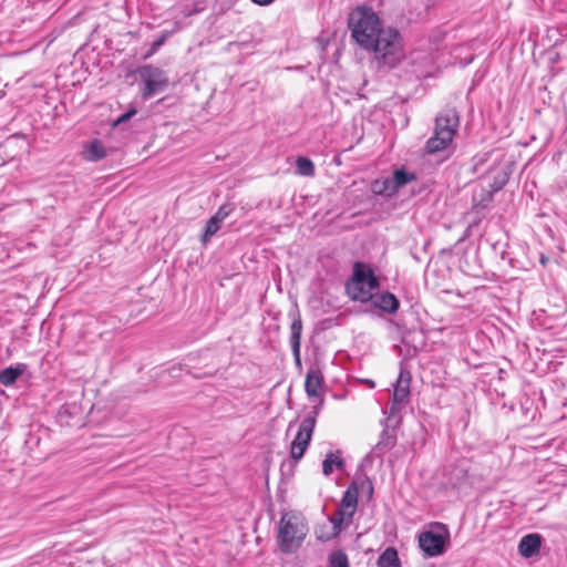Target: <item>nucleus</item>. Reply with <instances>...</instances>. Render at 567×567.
Masks as SVG:
<instances>
[{
    "mask_svg": "<svg viewBox=\"0 0 567 567\" xmlns=\"http://www.w3.org/2000/svg\"><path fill=\"white\" fill-rule=\"evenodd\" d=\"M367 50L374 53V59L379 66L395 68L405 58L403 40L400 32L391 27L379 31L377 37Z\"/></svg>",
    "mask_w": 567,
    "mask_h": 567,
    "instance_id": "1",
    "label": "nucleus"
},
{
    "mask_svg": "<svg viewBox=\"0 0 567 567\" xmlns=\"http://www.w3.org/2000/svg\"><path fill=\"white\" fill-rule=\"evenodd\" d=\"M349 28L353 39L359 45L368 49L372 45L374 39L379 37L380 19L371 9L357 8L349 17Z\"/></svg>",
    "mask_w": 567,
    "mask_h": 567,
    "instance_id": "2",
    "label": "nucleus"
},
{
    "mask_svg": "<svg viewBox=\"0 0 567 567\" xmlns=\"http://www.w3.org/2000/svg\"><path fill=\"white\" fill-rule=\"evenodd\" d=\"M460 124L458 113L455 109L442 110L435 118L434 134L426 142V152L439 153L452 143Z\"/></svg>",
    "mask_w": 567,
    "mask_h": 567,
    "instance_id": "3",
    "label": "nucleus"
},
{
    "mask_svg": "<svg viewBox=\"0 0 567 567\" xmlns=\"http://www.w3.org/2000/svg\"><path fill=\"white\" fill-rule=\"evenodd\" d=\"M308 530V525L301 516L291 513L284 514L278 529L280 550L287 554L297 551L302 545Z\"/></svg>",
    "mask_w": 567,
    "mask_h": 567,
    "instance_id": "4",
    "label": "nucleus"
},
{
    "mask_svg": "<svg viewBox=\"0 0 567 567\" xmlns=\"http://www.w3.org/2000/svg\"><path fill=\"white\" fill-rule=\"evenodd\" d=\"M378 287L379 282L373 271L357 262L354 265L352 282L348 286L351 298L361 302L369 301Z\"/></svg>",
    "mask_w": 567,
    "mask_h": 567,
    "instance_id": "5",
    "label": "nucleus"
},
{
    "mask_svg": "<svg viewBox=\"0 0 567 567\" xmlns=\"http://www.w3.org/2000/svg\"><path fill=\"white\" fill-rule=\"evenodd\" d=\"M318 414L319 409L313 408V410L303 417L299 425L298 432L290 445V455L295 462H298L303 457L311 442Z\"/></svg>",
    "mask_w": 567,
    "mask_h": 567,
    "instance_id": "6",
    "label": "nucleus"
},
{
    "mask_svg": "<svg viewBox=\"0 0 567 567\" xmlns=\"http://www.w3.org/2000/svg\"><path fill=\"white\" fill-rule=\"evenodd\" d=\"M450 534L445 525L436 524L434 529L426 530L419 536V546L429 557L440 556L445 551Z\"/></svg>",
    "mask_w": 567,
    "mask_h": 567,
    "instance_id": "7",
    "label": "nucleus"
},
{
    "mask_svg": "<svg viewBox=\"0 0 567 567\" xmlns=\"http://www.w3.org/2000/svg\"><path fill=\"white\" fill-rule=\"evenodd\" d=\"M358 488L349 486L338 505L336 515L330 516L329 520L333 525L334 534L341 530L343 523H350L358 507Z\"/></svg>",
    "mask_w": 567,
    "mask_h": 567,
    "instance_id": "8",
    "label": "nucleus"
},
{
    "mask_svg": "<svg viewBox=\"0 0 567 567\" xmlns=\"http://www.w3.org/2000/svg\"><path fill=\"white\" fill-rule=\"evenodd\" d=\"M140 75L144 84L142 91V97L144 100H148L155 94L164 92L168 86V78L159 68L145 65L140 70Z\"/></svg>",
    "mask_w": 567,
    "mask_h": 567,
    "instance_id": "9",
    "label": "nucleus"
},
{
    "mask_svg": "<svg viewBox=\"0 0 567 567\" xmlns=\"http://www.w3.org/2000/svg\"><path fill=\"white\" fill-rule=\"evenodd\" d=\"M410 385L411 373L405 369H401L394 385L388 419L396 416L408 405L410 401Z\"/></svg>",
    "mask_w": 567,
    "mask_h": 567,
    "instance_id": "10",
    "label": "nucleus"
},
{
    "mask_svg": "<svg viewBox=\"0 0 567 567\" xmlns=\"http://www.w3.org/2000/svg\"><path fill=\"white\" fill-rule=\"evenodd\" d=\"M543 537L539 534H528L525 535L518 544V553L525 557L529 558L539 553L542 546Z\"/></svg>",
    "mask_w": 567,
    "mask_h": 567,
    "instance_id": "11",
    "label": "nucleus"
},
{
    "mask_svg": "<svg viewBox=\"0 0 567 567\" xmlns=\"http://www.w3.org/2000/svg\"><path fill=\"white\" fill-rule=\"evenodd\" d=\"M323 383V375L319 370L310 369L306 375L305 390L309 398H318Z\"/></svg>",
    "mask_w": 567,
    "mask_h": 567,
    "instance_id": "12",
    "label": "nucleus"
},
{
    "mask_svg": "<svg viewBox=\"0 0 567 567\" xmlns=\"http://www.w3.org/2000/svg\"><path fill=\"white\" fill-rule=\"evenodd\" d=\"M370 300L375 308H379L388 313H394L399 308V300L393 293L390 292L372 295Z\"/></svg>",
    "mask_w": 567,
    "mask_h": 567,
    "instance_id": "13",
    "label": "nucleus"
},
{
    "mask_svg": "<svg viewBox=\"0 0 567 567\" xmlns=\"http://www.w3.org/2000/svg\"><path fill=\"white\" fill-rule=\"evenodd\" d=\"M290 346L292 350V354L295 357L296 363L300 364V342H301V332H302V322L300 317L295 318L290 326Z\"/></svg>",
    "mask_w": 567,
    "mask_h": 567,
    "instance_id": "14",
    "label": "nucleus"
},
{
    "mask_svg": "<svg viewBox=\"0 0 567 567\" xmlns=\"http://www.w3.org/2000/svg\"><path fill=\"white\" fill-rule=\"evenodd\" d=\"M27 365L23 363L17 364L16 367H9L0 372V383L9 386L12 385L17 379L23 374Z\"/></svg>",
    "mask_w": 567,
    "mask_h": 567,
    "instance_id": "15",
    "label": "nucleus"
},
{
    "mask_svg": "<svg viewBox=\"0 0 567 567\" xmlns=\"http://www.w3.org/2000/svg\"><path fill=\"white\" fill-rule=\"evenodd\" d=\"M396 443V436L393 431L384 429L380 435L379 442L374 446V452L383 454L390 451Z\"/></svg>",
    "mask_w": 567,
    "mask_h": 567,
    "instance_id": "16",
    "label": "nucleus"
},
{
    "mask_svg": "<svg viewBox=\"0 0 567 567\" xmlns=\"http://www.w3.org/2000/svg\"><path fill=\"white\" fill-rule=\"evenodd\" d=\"M378 567H401V561L398 550L393 547H388L378 558Z\"/></svg>",
    "mask_w": 567,
    "mask_h": 567,
    "instance_id": "17",
    "label": "nucleus"
},
{
    "mask_svg": "<svg viewBox=\"0 0 567 567\" xmlns=\"http://www.w3.org/2000/svg\"><path fill=\"white\" fill-rule=\"evenodd\" d=\"M371 189L377 195L391 196L396 193L391 178L375 179L371 185Z\"/></svg>",
    "mask_w": 567,
    "mask_h": 567,
    "instance_id": "18",
    "label": "nucleus"
},
{
    "mask_svg": "<svg viewBox=\"0 0 567 567\" xmlns=\"http://www.w3.org/2000/svg\"><path fill=\"white\" fill-rule=\"evenodd\" d=\"M105 156V150L103 145L94 140L92 141L84 151V157L87 161H99Z\"/></svg>",
    "mask_w": 567,
    "mask_h": 567,
    "instance_id": "19",
    "label": "nucleus"
},
{
    "mask_svg": "<svg viewBox=\"0 0 567 567\" xmlns=\"http://www.w3.org/2000/svg\"><path fill=\"white\" fill-rule=\"evenodd\" d=\"M296 172L301 176L312 177L316 169L311 159L307 157H298L296 161Z\"/></svg>",
    "mask_w": 567,
    "mask_h": 567,
    "instance_id": "20",
    "label": "nucleus"
},
{
    "mask_svg": "<svg viewBox=\"0 0 567 567\" xmlns=\"http://www.w3.org/2000/svg\"><path fill=\"white\" fill-rule=\"evenodd\" d=\"M342 465V460L338 455L330 452L326 455V458L322 462V472L326 476H329L333 472V466L341 467Z\"/></svg>",
    "mask_w": 567,
    "mask_h": 567,
    "instance_id": "21",
    "label": "nucleus"
},
{
    "mask_svg": "<svg viewBox=\"0 0 567 567\" xmlns=\"http://www.w3.org/2000/svg\"><path fill=\"white\" fill-rule=\"evenodd\" d=\"M413 179H414V175L409 174L403 169L395 171L393 174V177L391 178L396 192Z\"/></svg>",
    "mask_w": 567,
    "mask_h": 567,
    "instance_id": "22",
    "label": "nucleus"
},
{
    "mask_svg": "<svg viewBox=\"0 0 567 567\" xmlns=\"http://www.w3.org/2000/svg\"><path fill=\"white\" fill-rule=\"evenodd\" d=\"M223 221L219 219H215L214 216H212L205 226V231L203 235V241H208L221 227Z\"/></svg>",
    "mask_w": 567,
    "mask_h": 567,
    "instance_id": "23",
    "label": "nucleus"
},
{
    "mask_svg": "<svg viewBox=\"0 0 567 567\" xmlns=\"http://www.w3.org/2000/svg\"><path fill=\"white\" fill-rule=\"evenodd\" d=\"M329 566L330 567H349L348 556L341 551L336 550L329 556Z\"/></svg>",
    "mask_w": 567,
    "mask_h": 567,
    "instance_id": "24",
    "label": "nucleus"
},
{
    "mask_svg": "<svg viewBox=\"0 0 567 567\" xmlns=\"http://www.w3.org/2000/svg\"><path fill=\"white\" fill-rule=\"evenodd\" d=\"M505 182L506 181H505L504 177H502L501 179L495 181L494 184L491 185V189L486 190V194L481 197L480 204H482V206L484 207L485 203L491 202L492 198H493V194L495 192L499 190L504 186Z\"/></svg>",
    "mask_w": 567,
    "mask_h": 567,
    "instance_id": "25",
    "label": "nucleus"
},
{
    "mask_svg": "<svg viewBox=\"0 0 567 567\" xmlns=\"http://www.w3.org/2000/svg\"><path fill=\"white\" fill-rule=\"evenodd\" d=\"M452 475L453 477L451 478V484L453 485H456L458 484L463 478L466 477L467 475V470L465 468V466H463L462 464L461 465H457L453 468V472H452Z\"/></svg>",
    "mask_w": 567,
    "mask_h": 567,
    "instance_id": "26",
    "label": "nucleus"
},
{
    "mask_svg": "<svg viewBox=\"0 0 567 567\" xmlns=\"http://www.w3.org/2000/svg\"><path fill=\"white\" fill-rule=\"evenodd\" d=\"M171 34L172 32L168 31L163 32L162 35L152 43L150 52L146 56L154 54L165 43Z\"/></svg>",
    "mask_w": 567,
    "mask_h": 567,
    "instance_id": "27",
    "label": "nucleus"
},
{
    "mask_svg": "<svg viewBox=\"0 0 567 567\" xmlns=\"http://www.w3.org/2000/svg\"><path fill=\"white\" fill-rule=\"evenodd\" d=\"M233 212V206L230 204L221 205L216 214L214 215L215 219H219L224 221Z\"/></svg>",
    "mask_w": 567,
    "mask_h": 567,
    "instance_id": "28",
    "label": "nucleus"
},
{
    "mask_svg": "<svg viewBox=\"0 0 567 567\" xmlns=\"http://www.w3.org/2000/svg\"><path fill=\"white\" fill-rule=\"evenodd\" d=\"M135 113H136V111H135V110H132V111H128V112H126V113L122 114V115L117 118V121L115 122V125L126 122V121H127V120H130V118H131Z\"/></svg>",
    "mask_w": 567,
    "mask_h": 567,
    "instance_id": "29",
    "label": "nucleus"
},
{
    "mask_svg": "<svg viewBox=\"0 0 567 567\" xmlns=\"http://www.w3.org/2000/svg\"><path fill=\"white\" fill-rule=\"evenodd\" d=\"M254 3L258 4V6H261V7H265V6H269L270 3H272L275 0H251Z\"/></svg>",
    "mask_w": 567,
    "mask_h": 567,
    "instance_id": "30",
    "label": "nucleus"
},
{
    "mask_svg": "<svg viewBox=\"0 0 567 567\" xmlns=\"http://www.w3.org/2000/svg\"><path fill=\"white\" fill-rule=\"evenodd\" d=\"M540 261H542V264H545V262H546V258H545V257H542V258H540Z\"/></svg>",
    "mask_w": 567,
    "mask_h": 567,
    "instance_id": "31",
    "label": "nucleus"
},
{
    "mask_svg": "<svg viewBox=\"0 0 567 567\" xmlns=\"http://www.w3.org/2000/svg\"><path fill=\"white\" fill-rule=\"evenodd\" d=\"M473 200H474V202H478V199H477L476 195L473 197Z\"/></svg>",
    "mask_w": 567,
    "mask_h": 567,
    "instance_id": "32",
    "label": "nucleus"
}]
</instances>
